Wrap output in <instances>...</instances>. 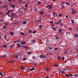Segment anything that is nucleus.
<instances>
[{
  "instance_id": "e2e57ef3",
  "label": "nucleus",
  "mask_w": 78,
  "mask_h": 78,
  "mask_svg": "<svg viewBox=\"0 0 78 78\" xmlns=\"http://www.w3.org/2000/svg\"><path fill=\"white\" fill-rule=\"evenodd\" d=\"M3 7H4V8H6V5H5V6H3Z\"/></svg>"
},
{
  "instance_id": "a18cd8bd",
  "label": "nucleus",
  "mask_w": 78,
  "mask_h": 78,
  "mask_svg": "<svg viewBox=\"0 0 78 78\" xmlns=\"http://www.w3.org/2000/svg\"><path fill=\"white\" fill-rule=\"evenodd\" d=\"M0 75H1V76H3V74H2V72H0Z\"/></svg>"
},
{
  "instance_id": "dca6fc26",
  "label": "nucleus",
  "mask_w": 78,
  "mask_h": 78,
  "mask_svg": "<svg viewBox=\"0 0 78 78\" xmlns=\"http://www.w3.org/2000/svg\"><path fill=\"white\" fill-rule=\"evenodd\" d=\"M52 30H54L55 31H56V28L52 27Z\"/></svg>"
},
{
  "instance_id": "ddd939ff",
  "label": "nucleus",
  "mask_w": 78,
  "mask_h": 78,
  "mask_svg": "<svg viewBox=\"0 0 78 78\" xmlns=\"http://www.w3.org/2000/svg\"><path fill=\"white\" fill-rule=\"evenodd\" d=\"M9 13H10V11L8 10V12H6V14L7 15H8V14H9Z\"/></svg>"
},
{
  "instance_id": "6e6552de",
  "label": "nucleus",
  "mask_w": 78,
  "mask_h": 78,
  "mask_svg": "<svg viewBox=\"0 0 78 78\" xmlns=\"http://www.w3.org/2000/svg\"><path fill=\"white\" fill-rule=\"evenodd\" d=\"M17 46H18V47H20V44L19 43H17Z\"/></svg>"
},
{
  "instance_id": "20e7f679",
  "label": "nucleus",
  "mask_w": 78,
  "mask_h": 78,
  "mask_svg": "<svg viewBox=\"0 0 78 78\" xmlns=\"http://www.w3.org/2000/svg\"><path fill=\"white\" fill-rule=\"evenodd\" d=\"M20 44L21 45H23L24 44H26V43H25V41H22L20 42Z\"/></svg>"
},
{
  "instance_id": "ea45409f",
  "label": "nucleus",
  "mask_w": 78,
  "mask_h": 78,
  "mask_svg": "<svg viewBox=\"0 0 78 78\" xmlns=\"http://www.w3.org/2000/svg\"><path fill=\"white\" fill-rule=\"evenodd\" d=\"M35 12H37V11H38V10L36 8H35Z\"/></svg>"
},
{
  "instance_id": "a19ab883",
  "label": "nucleus",
  "mask_w": 78,
  "mask_h": 78,
  "mask_svg": "<svg viewBox=\"0 0 78 78\" xmlns=\"http://www.w3.org/2000/svg\"><path fill=\"white\" fill-rule=\"evenodd\" d=\"M53 66H55V67H58V64L53 65Z\"/></svg>"
},
{
  "instance_id": "5fc2aeb1",
  "label": "nucleus",
  "mask_w": 78,
  "mask_h": 78,
  "mask_svg": "<svg viewBox=\"0 0 78 78\" xmlns=\"http://www.w3.org/2000/svg\"><path fill=\"white\" fill-rule=\"evenodd\" d=\"M15 24L16 25H19V23L17 22L16 23H15Z\"/></svg>"
},
{
  "instance_id": "052dcab7",
  "label": "nucleus",
  "mask_w": 78,
  "mask_h": 78,
  "mask_svg": "<svg viewBox=\"0 0 78 78\" xmlns=\"http://www.w3.org/2000/svg\"><path fill=\"white\" fill-rule=\"evenodd\" d=\"M52 8V7L50 6V7L49 8V9H51Z\"/></svg>"
},
{
  "instance_id": "9b49d317",
  "label": "nucleus",
  "mask_w": 78,
  "mask_h": 78,
  "mask_svg": "<svg viewBox=\"0 0 78 78\" xmlns=\"http://www.w3.org/2000/svg\"><path fill=\"white\" fill-rule=\"evenodd\" d=\"M34 69H35V68L33 67L32 69H30V71H32V70H34Z\"/></svg>"
},
{
  "instance_id": "4d7b16f0",
  "label": "nucleus",
  "mask_w": 78,
  "mask_h": 78,
  "mask_svg": "<svg viewBox=\"0 0 78 78\" xmlns=\"http://www.w3.org/2000/svg\"><path fill=\"white\" fill-rule=\"evenodd\" d=\"M71 22H72V23H73V22H74V21L73 20H71Z\"/></svg>"
},
{
  "instance_id": "09e8293b",
  "label": "nucleus",
  "mask_w": 78,
  "mask_h": 78,
  "mask_svg": "<svg viewBox=\"0 0 78 78\" xmlns=\"http://www.w3.org/2000/svg\"><path fill=\"white\" fill-rule=\"evenodd\" d=\"M12 5H13V4H12V3H9V6H12Z\"/></svg>"
},
{
  "instance_id": "72a5a7b5",
  "label": "nucleus",
  "mask_w": 78,
  "mask_h": 78,
  "mask_svg": "<svg viewBox=\"0 0 78 78\" xmlns=\"http://www.w3.org/2000/svg\"><path fill=\"white\" fill-rule=\"evenodd\" d=\"M49 23H52V24H53V21H50Z\"/></svg>"
},
{
  "instance_id": "a878e982",
  "label": "nucleus",
  "mask_w": 78,
  "mask_h": 78,
  "mask_svg": "<svg viewBox=\"0 0 78 78\" xmlns=\"http://www.w3.org/2000/svg\"><path fill=\"white\" fill-rule=\"evenodd\" d=\"M69 31H72V28L71 27H70L69 28Z\"/></svg>"
},
{
  "instance_id": "412c9836",
  "label": "nucleus",
  "mask_w": 78,
  "mask_h": 78,
  "mask_svg": "<svg viewBox=\"0 0 78 78\" xmlns=\"http://www.w3.org/2000/svg\"><path fill=\"white\" fill-rule=\"evenodd\" d=\"M7 47V46L6 45H4L3 46V48H6Z\"/></svg>"
},
{
  "instance_id": "a211bd4d",
  "label": "nucleus",
  "mask_w": 78,
  "mask_h": 78,
  "mask_svg": "<svg viewBox=\"0 0 78 78\" xmlns=\"http://www.w3.org/2000/svg\"><path fill=\"white\" fill-rule=\"evenodd\" d=\"M43 26L42 25H40V26L39 27V28H40V29H42V27Z\"/></svg>"
},
{
  "instance_id": "5701e85b",
  "label": "nucleus",
  "mask_w": 78,
  "mask_h": 78,
  "mask_svg": "<svg viewBox=\"0 0 78 78\" xmlns=\"http://www.w3.org/2000/svg\"><path fill=\"white\" fill-rule=\"evenodd\" d=\"M57 58L58 59H61V57H59V56H58L57 57Z\"/></svg>"
},
{
  "instance_id": "864d4df0",
  "label": "nucleus",
  "mask_w": 78,
  "mask_h": 78,
  "mask_svg": "<svg viewBox=\"0 0 78 78\" xmlns=\"http://www.w3.org/2000/svg\"><path fill=\"white\" fill-rule=\"evenodd\" d=\"M72 14H73V15H74V14H76V13H74V12H72Z\"/></svg>"
},
{
  "instance_id": "c85d7f7f",
  "label": "nucleus",
  "mask_w": 78,
  "mask_h": 78,
  "mask_svg": "<svg viewBox=\"0 0 78 78\" xmlns=\"http://www.w3.org/2000/svg\"><path fill=\"white\" fill-rule=\"evenodd\" d=\"M50 6V5H48L47 6H46V8H48Z\"/></svg>"
},
{
  "instance_id": "603ef678",
  "label": "nucleus",
  "mask_w": 78,
  "mask_h": 78,
  "mask_svg": "<svg viewBox=\"0 0 78 78\" xmlns=\"http://www.w3.org/2000/svg\"><path fill=\"white\" fill-rule=\"evenodd\" d=\"M40 13L41 14H44V13L42 12H40Z\"/></svg>"
},
{
  "instance_id": "7ed1b4c3",
  "label": "nucleus",
  "mask_w": 78,
  "mask_h": 78,
  "mask_svg": "<svg viewBox=\"0 0 78 78\" xmlns=\"http://www.w3.org/2000/svg\"><path fill=\"white\" fill-rule=\"evenodd\" d=\"M6 57H7V55H4L1 56V58H2V59H4V58H6Z\"/></svg>"
},
{
  "instance_id": "338daca9",
  "label": "nucleus",
  "mask_w": 78,
  "mask_h": 78,
  "mask_svg": "<svg viewBox=\"0 0 78 78\" xmlns=\"http://www.w3.org/2000/svg\"><path fill=\"white\" fill-rule=\"evenodd\" d=\"M37 63H34V66H36V65H37Z\"/></svg>"
},
{
  "instance_id": "3c124183",
  "label": "nucleus",
  "mask_w": 78,
  "mask_h": 78,
  "mask_svg": "<svg viewBox=\"0 0 78 78\" xmlns=\"http://www.w3.org/2000/svg\"><path fill=\"white\" fill-rule=\"evenodd\" d=\"M62 61H64V57H62Z\"/></svg>"
},
{
  "instance_id": "f704fd0d",
  "label": "nucleus",
  "mask_w": 78,
  "mask_h": 78,
  "mask_svg": "<svg viewBox=\"0 0 78 78\" xmlns=\"http://www.w3.org/2000/svg\"><path fill=\"white\" fill-rule=\"evenodd\" d=\"M66 76H67V77H69V74H66L65 75Z\"/></svg>"
},
{
  "instance_id": "39448f33",
  "label": "nucleus",
  "mask_w": 78,
  "mask_h": 78,
  "mask_svg": "<svg viewBox=\"0 0 78 78\" xmlns=\"http://www.w3.org/2000/svg\"><path fill=\"white\" fill-rule=\"evenodd\" d=\"M14 56L15 58H18V56H19V55L16 54H15L14 55Z\"/></svg>"
},
{
  "instance_id": "bf43d9fd",
  "label": "nucleus",
  "mask_w": 78,
  "mask_h": 78,
  "mask_svg": "<svg viewBox=\"0 0 78 78\" xmlns=\"http://www.w3.org/2000/svg\"><path fill=\"white\" fill-rule=\"evenodd\" d=\"M54 50H58V48H54Z\"/></svg>"
},
{
  "instance_id": "423d86ee",
  "label": "nucleus",
  "mask_w": 78,
  "mask_h": 78,
  "mask_svg": "<svg viewBox=\"0 0 78 78\" xmlns=\"http://www.w3.org/2000/svg\"><path fill=\"white\" fill-rule=\"evenodd\" d=\"M21 69L22 70H24V69H25V67L24 66H21Z\"/></svg>"
},
{
  "instance_id": "aec40b11",
  "label": "nucleus",
  "mask_w": 78,
  "mask_h": 78,
  "mask_svg": "<svg viewBox=\"0 0 78 78\" xmlns=\"http://www.w3.org/2000/svg\"><path fill=\"white\" fill-rule=\"evenodd\" d=\"M15 45L14 44H13L12 45H11L10 46V48H12V47H14V46Z\"/></svg>"
},
{
  "instance_id": "f257e3e1",
  "label": "nucleus",
  "mask_w": 78,
  "mask_h": 78,
  "mask_svg": "<svg viewBox=\"0 0 78 78\" xmlns=\"http://www.w3.org/2000/svg\"><path fill=\"white\" fill-rule=\"evenodd\" d=\"M15 17V18H16V17H17V16L16 13H12L11 17Z\"/></svg>"
},
{
  "instance_id": "473e14b6",
  "label": "nucleus",
  "mask_w": 78,
  "mask_h": 78,
  "mask_svg": "<svg viewBox=\"0 0 78 78\" xmlns=\"http://www.w3.org/2000/svg\"><path fill=\"white\" fill-rule=\"evenodd\" d=\"M65 3H66V5H70V3H69L68 2H66Z\"/></svg>"
},
{
  "instance_id": "6e6d98bb",
  "label": "nucleus",
  "mask_w": 78,
  "mask_h": 78,
  "mask_svg": "<svg viewBox=\"0 0 78 78\" xmlns=\"http://www.w3.org/2000/svg\"><path fill=\"white\" fill-rule=\"evenodd\" d=\"M41 22V20H38V21H37V22Z\"/></svg>"
},
{
  "instance_id": "13d9d810",
  "label": "nucleus",
  "mask_w": 78,
  "mask_h": 78,
  "mask_svg": "<svg viewBox=\"0 0 78 78\" xmlns=\"http://www.w3.org/2000/svg\"><path fill=\"white\" fill-rule=\"evenodd\" d=\"M36 42V40H33L32 41V42Z\"/></svg>"
},
{
  "instance_id": "e433bc0d",
  "label": "nucleus",
  "mask_w": 78,
  "mask_h": 78,
  "mask_svg": "<svg viewBox=\"0 0 78 78\" xmlns=\"http://www.w3.org/2000/svg\"><path fill=\"white\" fill-rule=\"evenodd\" d=\"M46 69V70H49V68L46 67L45 68Z\"/></svg>"
},
{
  "instance_id": "37998d69",
  "label": "nucleus",
  "mask_w": 78,
  "mask_h": 78,
  "mask_svg": "<svg viewBox=\"0 0 78 78\" xmlns=\"http://www.w3.org/2000/svg\"><path fill=\"white\" fill-rule=\"evenodd\" d=\"M55 14H56V13L55 12H53V15L54 16H55Z\"/></svg>"
},
{
  "instance_id": "f3484780",
  "label": "nucleus",
  "mask_w": 78,
  "mask_h": 78,
  "mask_svg": "<svg viewBox=\"0 0 78 78\" xmlns=\"http://www.w3.org/2000/svg\"><path fill=\"white\" fill-rule=\"evenodd\" d=\"M58 31L60 33H62V31L61 29H59Z\"/></svg>"
},
{
  "instance_id": "de8ad7c7",
  "label": "nucleus",
  "mask_w": 78,
  "mask_h": 78,
  "mask_svg": "<svg viewBox=\"0 0 78 78\" xmlns=\"http://www.w3.org/2000/svg\"><path fill=\"white\" fill-rule=\"evenodd\" d=\"M10 34H11V35H13V34H14L13 32H12L10 33Z\"/></svg>"
},
{
  "instance_id": "2eb2a0df",
  "label": "nucleus",
  "mask_w": 78,
  "mask_h": 78,
  "mask_svg": "<svg viewBox=\"0 0 78 78\" xmlns=\"http://www.w3.org/2000/svg\"><path fill=\"white\" fill-rule=\"evenodd\" d=\"M48 49H49V50H51V49H52V48H51V47L50 46H48Z\"/></svg>"
},
{
  "instance_id": "c9c22d12",
  "label": "nucleus",
  "mask_w": 78,
  "mask_h": 78,
  "mask_svg": "<svg viewBox=\"0 0 78 78\" xmlns=\"http://www.w3.org/2000/svg\"><path fill=\"white\" fill-rule=\"evenodd\" d=\"M32 32H33V31H32V30H29V33H32Z\"/></svg>"
},
{
  "instance_id": "79ce46f5",
  "label": "nucleus",
  "mask_w": 78,
  "mask_h": 78,
  "mask_svg": "<svg viewBox=\"0 0 78 78\" xmlns=\"http://www.w3.org/2000/svg\"><path fill=\"white\" fill-rule=\"evenodd\" d=\"M28 6V4H26L25 5V7H27Z\"/></svg>"
},
{
  "instance_id": "7c9ffc66",
  "label": "nucleus",
  "mask_w": 78,
  "mask_h": 78,
  "mask_svg": "<svg viewBox=\"0 0 78 78\" xmlns=\"http://www.w3.org/2000/svg\"><path fill=\"white\" fill-rule=\"evenodd\" d=\"M27 54H29V55H31V52H27Z\"/></svg>"
},
{
  "instance_id": "393cba45",
  "label": "nucleus",
  "mask_w": 78,
  "mask_h": 78,
  "mask_svg": "<svg viewBox=\"0 0 78 78\" xmlns=\"http://www.w3.org/2000/svg\"><path fill=\"white\" fill-rule=\"evenodd\" d=\"M12 8H15V5H12Z\"/></svg>"
},
{
  "instance_id": "9d476101",
  "label": "nucleus",
  "mask_w": 78,
  "mask_h": 78,
  "mask_svg": "<svg viewBox=\"0 0 78 78\" xmlns=\"http://www.w3.org/2000/svg\"><path fill=\"white\" fill-rule=\"evenodd\" d=\"M3 29L4 30L5 29H6V26H3Z\"/></svg>"
},
{
  "instance_id": "0eeeda50",
  "label": "nucleus",
  "mask_w": 78,
  "mask_h": 78,
  "mask_svg": "<svg viewBox=\"0 0 78 78\" xmlns=\"http://www.w3.org/2000/svg\"><path fill=\"white\" fill-rule=\"evenodd\" d=\"M61 20H59L58 21V22H57V23H55L56 24H59V23H60V22H61Z\"/></svg>"
},
{
  "instance_id": "f03ea898",
  "label": "nucleus",
  "mask_w": 78,
  "mask_h": 78,
  "mask_svg": "<svg viewBox=\"0 0 78 78\" xmlns=\"http://www.w3.org/2000/svg\"><path fill=\"white\" fill-rule=\"evenodd\" d=\"M40 58H42L43 59H44L45 58V55H41L40 56Z\"/></svg>"
},
{
  "instance_id": "8fccbe9b",
  "label": "nucleus",
  "mask_w": 78,
  "mask_h": 78,
  "mask_svg": "<svg viewBox=\"0 0 78 78\" xmlns=\"http://www.w3.org/2000/svg\"><path fill=\"white\" fill-rule=\"evenodd\" d=\"M11 20H12V21H13L14 20V17H12V18H11Z\"/></svg>"
},
{
  "instance_id": "b1692460",
  "label": "nucleus",
  "mask_w": 78,
  "mask_h": 78,
  "mask_svg": "<svg viewBox=\"0 0 78 78\" xmlns=\"http://www.w3.org/2000/svg\"><path fill=\"white\" fill-rule=\"evenodd\" d=\"M14 61V60H12L9 62V63H11V62H13Z\"/></svg>"
},
{
  "instance_id": "4468645a",
  "label": "nucleus",
  "mask_w": 78,
  "mask_h": 78,
  "mask_svg": "<svg viewBox=\"0 0 78 78\" xmlns=\"http://www.w3.org/2000/svg\"><path fill=\"white\" fill-rule=\"evenodd\" d=\"M20 34L21 35H23V36H25V34L22 32H20Z\"/></svg>"
},
{
  "instance_id": "bb28decb",
  "label": "nucleus",
  "mask_w": 78,
  "mask_h": 78,
  "mask_svg": "<svg viewBox=\"0 0 78 78\" xmlns=\"http://www.w3.org/2000/svg\"><path fill=\"white\" fill-rule=\"evenodd\" d=\"M26 59H27V58H23V61H25V60H26Z\"/></svg>"
},
{
  "instance_id": "69168bd1",
  "label": "nucleus",
  "mask_w": 78,
  "mask_h": 78,
  "mask_svg": "<svg viewBox=\"0 0 78 78\" xmlns=\"http://www.w3.org/2000/svg\"><path fill=\"white\" fill-rule=\"evenodd\" d=\"M21 42V41H20L19 40H18L16 42Z\"/></svg>"
},
{
  "instance_id": "680f3d73",
  "label": "nucleus",
  "mask_w": 78,
  "mask_h": 78,
  "mask_svg": "<svg viewBox=\"0 0 78 78\" xmlns=\"http://www.w3.org/2000/svg\"><path fill=\"white\" fill-rule=\"evenodd\" d=\"M19 2H21L22 0H18Z\"/></svg>"
},
{
  "instance_id": "58836bf2",
  "label": "nucleus",
  "mask_w": 78,
  "mask_h": 78,
  "mask_svg": "<svg viewBox=\"0 0 78 78\" xmlns=\"http://www.w3.org/2000/svg\"><path fill=\"white\" fill-rule=\"evenodd\" d=\"M62 9H64V5H62Z\"/></svg>"
},
{
  "instance_id": "c03bdc74",
  "label": "nucleus",
  "mask_w": 78,
  "mask_h": 78,
  "mask_svg": "<svg viewBox=\"0 0 78 78\" xmlns=\"http://www.w3.org/2000/svg\"><path fill=\"white\" fill-rule=\"evenodd\" d=\"M65 72L64 71V70H62V73H64Z\"/></svg>"
},
{
  "instance_id": "c756f323",
  "label": "nucleus",
  "mask_w": 78,
  "mask_h": 78,
  "mask_svg": "<svg viewBox=\"0 0 78 78\" xmlns=\"http://www.w3.org/2000/svg\"><path fill=\"white\" fill-rule=\"evenodd\" d=\"M69 75L70 76H73V74H69Z\"/></svg>"
},
{
  "instance_id": "cd10ccee",
  "label": "nucleus",
  "mask_w": 78,
  "mask_h": 78,
  "mask_svg": "<svg viewBox=\"0 0 78 78\" xmlns=\"http://www.w3.org/2000/svg\"><path fill=\"white\" fill-rule=\"evenodd\" d=\"M67 52H68V51H67V50H66L64 52V53H66V54H67Z\"/></svg>"
},
{
  "instance_id": "4c0bfd02",
  "label": "nucleus",
  "mask_w": 78,
  "mask_h": 78,
  "mask_svg": "<svg viewBox=\"0 0 78 78\" xmlns=\"http://www.w3.org/2000/svg\"><path fill=\"white\" fill-rule=\"evenodd\" d=\"M37 31H34L32 32L33 33H34V34L36 33Z\"/></svg>"
},
{
  "instance_id": "774afa93",
  "label": "nucleus",
  "mask_w": 78,
  "mask_h": 78,
  "mask_svg": "<svg viewBox=\"0 0 78 78\" xmlns=\"http://www.w3.org/2000/svg\"><path fill=\"white\" fill-rule=\"evenodd\" d=\"M5 25H8V23H5Z\"/></svg>"
},
{
  "instance_id": "6ab92c4d",
  "label": "nucleus",
  "mask_w": 78,
  "mask_h": 78,
  "mask_svg": "<svg viewBox=\"0 0 78 78\" xmlns=\"http://www.w3.org/2000/svg\"><path fill=\"white\" fill-rule=\"evenodd\" d=\"M41 1H38L37 2V4H38V5H40V4H41Z\"/></svg>"
},
{
  "instance_id": "49530a36",
  "label": "nucleus",
  "mask_w": 78,
  "mask_h": 78,
  "mask_svg": "<svg viewBox=\"0 0 78 78\" xmlns=\"http://www.w3.org/2000/svg\"><path fill=\"white\" fill-rule=\"evenodd\" d=\"M66 35H67V34H70V33L69 32H66Z\"/></svg>"
},
{
  "instance_id": "4be33fe9",
  "label": "nucleus",
  "mask_w": 78,
  "mask_h": 78,
  "mask_svg": "<svg viewBox=\"0 0 78 78\" xmlns=\"http://www.w3.org/2000/svg\"><path fill=\"white\" fill-rule=\"evenodd\" d=\"M55 39H59V37L57 36H55Z\"/></svg>"
},
{
  "instance_id": "2f4dec72",
  "label": "nucleus",
  "mask_w": 78,
  "mask_h": 78,
  "mask_svg": "<svg viewBox=\"0 0 78 78\" xmlns=\"http://www.w3.org/2000/svg\"><path fill=\"white\" fill-rule=\"evenodd\" d=\"M24 70H28V68H27V67H24Z\"/></svg>"
},
{
  "instance_id": "f8f14e48",
  "label": "nucleus",
  "mask_w": 78,
  "mask_h": 78,
  "mask_svg": "<svg viewBox=\"0 0 78 78\" xmlns=\"http://www.w3.org/2000/svg\"><path fill=\"white\" fill-rule=\"evenodd\" d=\"M22 23H23V25L24 24H27V22L26 21H24V22Z\"/></svg>"
},
{
  "instance_id": "0e129e2a",
  "label": "nucleus",
  "mask_w": 78,
  "mask_h": 78,
  "mask_svg": "<svg viewBox=\"0 0 78 78\" xmlns=\"http://www.w3.org/2000/svg\"><path fill=\"white\" fill-rule=\"evenodd\" d=\"M6 35H5L4 37V38H6Z\"/></svg>"
},
{
  "instance_id": "1a4fd4ad",
  "label": "nucleus",
  "mask_w": 78,
  "mask_h": 78,
  "mask_svg": "<svg viewBox=\"0 0 78 78\" xmlns=\"http://www.w3.org/2000/svg\"><path fill=\"white\" fill-rule=\"evenodd\" d=\"M74 37H78V35L77 34H75L74 35Z\"/></svg>"
}]
</instances>
